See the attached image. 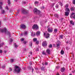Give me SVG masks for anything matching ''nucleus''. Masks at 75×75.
<instances>
[{"label":"nucleus","instance_id":"1","mask_svg":"<svg viewBox=\"0 0 75 75\" xmlns=\"http://www.w3.org/2000/svg\"><path fill=\"white\" fill-rule=\"evenodd\" d=\"M0 32H1V33H5L6 34L8 35L9 37H11V33L8 31H7V29L6 28H4L3 29H0Z\"/></svg>","mask_w":75,"mask_h":75},{"label":"nucleus","instance_id":"2","mask_svg":"<svg viewBox=\"0 0 75 75\" xmlns=\"http://www.w3.org/2000/svg\"><path fill=\"white\" fill-rule=\"evenodd\" d=\"M15 69H14V71L16 72L17 73H20V70H21V69L18 66H15Z\"/></svg>","mask_w":75,"mask_h":75},{"label":"nucleus","instance_id":"3","mask_svg":"<svg viewBox=\"0 0 75 75\" xmlns=\"http://www.w3.org/2000/svg\"><path fill=\"white\" fill-rule=\"evenodd\" d=\"M42 67H41V70L43 71H47V69L45 68V67H44L45 64H44V63H42Z\"/></svg>","mask_w":75,"mask_h":75},{"label":"nucleus","instance_id":"4","mask_svg":"<svg viewBox=\"0 0 75 75\" xmlns=\"http://www.w3.org/2000/svg\"><path fill=\"white\" fill-rule=\"evenodd\" d=\"M32 28L33 29H35V30H38V26L37 25L34 24L33 25Z\"/></svg>","mask_w":75,"mask_h":75},{"label":"nucleus","instance_id":"5","mask_svg":"<svg viewBox=\"0 0 75 75\" xmlns=\"http://www.w3.org/2000/svg\"><path fill=\"white\" fill-rule=\"evenodd\" d=\"M22 13L23 14H27L28 13V11L25 9H23L22 11Z\"/></svg>","mask_w":75,"mask_h":75},{"label":"nucleus","instance_id":"6","mask_svg":"<svg viewBox=\"0 0 75 75\" xmlns=\"http://www.w3.org/2000/svg\"><path fill=\"white\" fill-rule=\"evenodd\" d=\"M47 31L48 33H52L53 31V28H49L47 29Z\"/></svg>","mask_w":75,"mask_h":75},{"label":"nucleus","instance_id":"7","mask_svg":"<svg viewBox=\"0 0 75 75\" xmlns=\"http://www.w3.org/2000/svg\"><path fill=\"white\" fill-rule=\"evenodd\" d=\"M74 14L75 13H72L71 15H70V18H73L74 19H75V15Z\"/></svg>","mask_w":75,"mask_h":75},{"label":"nucleus","instance_id":"8","mask_svg":"<svg viewBox=\"0 0 75 75\" xmlns=\"http://www.w3.org/2000/svg\"><path fill=\"white\" fill-rule=\"evenodd\" d=\"M34 11L35 13H37L38 14H39L41 13V12L40 11L37 10L36 8L34 9Z\"/></svg>","mask_w":75,"mask_h":75},{"label":"nucleus","instance_id":"9","mask_svg":"<svg viewBox=\"0 0 75 75\" xmlns=\"http://www.w3.org/2000/svg\"><path fill=\"white\" fill-rule=\"evenodd\" d=\"M42 45L43 47H45L47 45V43L45 41H44L42 43Z\"/></svg>","mask_w":75,"mask_h":75},{"label":"nucleus","instance_id":"10","mask_svg":"<svg viewBox=\"0 0 75 75\" xmlns=\"http://www.w3.org/2000/svg\"><path fill=\"white\" fill-rule=\"evenodd\" d=\"M57 47L58 48H59V46L61 45V42L59 41H58L56 44Z\"/></svg>","mask_w":75,"mask_h":75},{"label":"nucleus","instance_id":"11","mask_svg":"<svg viewBox=\"0 0 75 75\" xmlns=\"http://www.w3.org/2000/svg\"><path fill=\"white\" fill-rule=\"evenodd\" d=\"M26 27L25 25H22L21 26V28L22 29H25Z\"/></svg>","mask_w":75,"mask_h":75},{"label":"nucleus","instance_id":"12","mask_svg":"<svg viewBox=\"0 0 75 75\" xmlns=\"http://www.w3.org/2000/svg\"><path fill=\"white\" fill-rule=\"evenodd\" d=\"M40 34H41L40 31H38L36 33V35L37 36H40Z\"/></svg>","mask_w":75,"mask_h":75},{"label":"nucleus","instance_id":"13","mask_svg":"<svg viewBox=\"0 0 75 75\" xmlns=\"http://www.w3.org/2000/svg\"><path fill=\"white\" fill-rule=\"evenodd\" d=\"M65 10L66 11H67V12H70V9H69V8H67L65 9Z\"/></svg>","mask_w":75,"mask_h":75},{"label":"nucleus","instance_id":"14","mask_svg":"<svg viewBox=\"0 0 75 75\" xmlns=\"http://www.w3.org/2000/svg\"><path fill=\"white\" fill-rule=\"evenodd\" d=\"M65 16H68V15L69 14V12H65Z\"/></svg>","mask_w":75,"mask_h":75},{"label":"nucleus","instance_id":"15","mask_svg":"<svg viewBox=\"0 0 75 75\" xmlns=\"http://www.w3.org/2000/svg\"><path fill=\"white\" fill-rule=\"evenodd\" d=\"M65 68L64 67H63L61 68L60 69V71L61 72H64V71H65Z\"/></svg>","mask_w":75,"mask_h":75},{"label":"nucleus","instance_id":"16","mask_svg":"<svg viewBox=\"0 0 75 75\" xmlns=\"http://www.w3.org/2000/svg\"><path fill=\"white\" fill-rule=\"evenodd\" d=\"M50 34L49 33H47L46 34V36H45L46 38H48L50 37Z\"/></svg>","mask_w":75,"mask_h":75},{"label":"nucleus","instance_id":"17","mask_svg":"<svg viewBox=\"0 0 75 75\" xmlns=\"http://www.w3.org/2000/svg\"><path fill=\"white\" fill-rule=\"evenodd\" d=\"M35 36V32H33L31 33V36L32 37H34Z\"/></svg>","mask_w":75,"mask_h":75},{"label":"nucleus","instance_id":"18","mask_svg":"<svg viewBox=\"0 0 75 75\" xmlns=\"http://www.w3.org/2000/svg\"><path fill=\"white\" fill-rule=\"evenodd\" d=\"M46 52L48 54H50V49H47L46 50Z\"/></svg>","mask_w":75,"mask_h":75},{"label":"nucleus","instance_id":"19","mask_svg":"<svg viewBox=\"0 0 75 75\" xmlns=\"http://www.w3.org/2000/svg\"><path fill=\"white\" fill-rule=\"evenodd\" d=\"M34 4L35 6H36V5H38V4H39V2L38 1H35V2Z\"/></svg>","mask_w":75,"mask_h":75},{"label":"nucleus","instance_id":"20","mask_svg":"<svg viewBox=\"0 0 75 75\" xmlns=\"http://www.w3.org/2000/svg\"><path fill=\"white\" fill-rule=\"evenodd\" d=\"M70 23L71 24H72L73 25H74V23L72 21H70Z\"/></svg>","mask_w":75,"mask_h":75},{"label":"nucleus","instance_id":"21","mask_svg":"<svg viewBox=\"0 0 75 75\" xmlns=\"http://www.w3.org/2000/svg\"><path fill=\"white\" fill-rule=\"evenodd\" d=\"M75 10V7H71V8L70 9L71 11H74Z\"/></svg>","mask_w":75,"mask_h":75},{"label":"nucleus","instance_id":"22","mask_svg":"<svg viewBox=\"0 0 75 75\" xmlns=\"http://www.w3.org/2000/svg\"><path fill=\"white\" fill-rule=\"evenodd\" d=\"M14 61V59H10V62L11 63H13Z\"/></svg>","mask_w":75,"mask_h":75},{"label":"nucleus","instance_id":"23","mask_svg":"<svg viewBox=\"0 0 75 75\" xmlns=\"http://www.w3.org/2000/svg\"><path fill=\"white\" fill-rule=\"evenodd\" d=\"M54 16L55 17H57V18H58L59 17L58 15V14H55Z\"/></svg>","mask_w":75,"mask_h":75},{"label":"nucleus","instance_id":"24","mask_svg":"<svg viewBox=\"0 0 75 75\" xmlns=\"http://www.w3.org/2000/svg\"><path fill=\"white\" fill-rule=\"evenodd\" d=\"M29 45L30 47H32L33 46V43L32 42H30V43Z\"/></svg>","mask_w":75,"mask_h":75},{"label":"nucleus","instance_id":"25","mask_svg":"<svg viewBox=\"0 0 75 75\" xmlns=\"http://www.w3.org/2000/svg\"><path fill=\"white\" fill-rule=\"evenodd\" d=\"M61 54H64V52L63 51V50L62 49L61 51Z\"/></svg>","mask_w":75,"mask_h":75},{"label":"nucleus","instance_id":"26","mask_svg":"<svg viewBox=\"0 0 75 75\" xmlns=\"http://www.w3.org/2000/svg\"><path fill=\"white\" fill-rule=\"evenodd\" d=\"M42 54H43V55H47L46 53L44 52V51H43L42 52Z\"/></svg>","mask_w":75,"mask_h":75},{"label":"nucleus","instance_id":"27","mask_svg":"<svg viewBox=\"0 0 75 75\" xmlns=\"http://www.w3.org/2000/svg\"><path fill=\"white\" fill-rule=\"evenodd\" d=\"M69 6V5L68 4H66L65 5V8H68Z\"/></svg>","mask_w":75,"mask_h":75},{"label":"nucleus","instance_id":"28","mask_svg":"<svg viewBox=\"0 0 75 75\" xmlns=\"http://www.w3.org/2000/svg\"><path fill=\"white\" fill-rule=\"evenodd\" d=\"M33 40L34 42H35L37 40V38H34L33 39Z\"/></svg>","mask_w":75,"mask_h":75},{"label":"nucleus","instance_id":"29","mask_svg":"<svg viewBox=\"0 0 75 75\" xmlns=\"http://www.w3.org/2000/svg\"><path fill=\"white\" fill-rule=\"evenodd\" d=\"M29 69H32V73L33 72V71H34V69L33 68V67H30L29 68Z\"/></svg>","mask_w":75,"mask_h":75},{"label":"nucleus","instance_id":"30","mask_svg":"<svg viewBox=\"0 0 75 75\" xmlns=\"http://www.w3.org/2000/svg\"><path fill=\"white\" fill-rule=\"evenodd\" d=\"M3 4V3H2V2H0V4ZM0 9H2V7H1V6H0Z\"/></svg>","mask_w":75,"mask_h":75},{"label":"nucleus","instance_id":"31","mask_svg":"<svg viewBox=\"0 0 75 75\" xmlns=\"http://www.w3.org/2000/svg\"><path fill=\"white\" fill-rule=\"evenodd\" d=\"M57 29H55L54 30V33H57Z\"/></svg>","mask_w":75,"mask_h":75},{"label":"nucleus","instance_id":"32","mask_svg":"<svg viewBox=\"0 0 75 75\" xmlns=\"http://www.w3.org/2000/svg\"><path fill=\"white\" fill-rule=\"evenodd\" d=\"M63 35H61L59 36V38H60L62 39L63 38Z\"/></svg>","mask_w":75,"mask_h":75},{"label":"nucleus","instance_id":"33","mask_svg":"<svg viewBox=\"0 0 75 75\" xmlns=\"http://www.w3.org/2000/svg\"><path fill=\"white\" fill-rule=\"evenodd\" d=\"M14 46H15V48H17V47H18V46L17 45H16V43H14Z\"/></svg>","mask_w":75,"mask_h":75},{"label":"nucleus","instance_id":"34","mask_svg":"<svg viewBox=\"0 0 75 75\" xmlns=\"http://www.w3.org/2000/svg\"><path fill=\"white\" fill-rule=\"evenodd\" d=\"M59 5H60V6H63V4H62V3L61 2H59Z\"/></svg>","mask_w":75,"mask_h":75},{"label":"nucleus","instance_id":"35","mask_svg":"<svg viewBox=\"0 0 75 75\" xmlns=\"http://www.w3.org/2000/svg\"><path fill=\"white\" fill-rule=\"evenodd\" d=\"M49 48H52V45L50 44L49 46Z\"/></svg>","mask_w":75,"mask_h":75},{"label":"nucleus","instance_id":"36","mask_svg":"<svg viewBox=\"0 0 75 75\" xmlns=\"http://www.w3.org/2000/svg\"><path fill=\"white\" fill-rule=\"evenodd\" d=\"M8 5L10 4V0H8Z\"/></svg>","mask_w":75,"mask_h":75},{"label":"nucleus","instance_id":"37","mask_svg":"<svg viewBox=\"0 0 75 75\" xmlns=\"http://www.w3.org/2000/svg\"><path fill=\"white\" fill-rule=\"evenodd\" d=\"M56 8H58V7H59V5H57L56 6Z\"/></svg>","mask_w":75,"mask_h":75},{"label":"nucleus","instance_id":"38","mask_svg":"<svg viewBox=\"0 0 75 75\" xmlns=\"http://www.w3.org/2000/svg\"><path fill=\"white\" fill-rule=\"evenodd\" d=\"M72 3L73 4H75V0H73Z\"/></svg>","mask_w":75,"mask_h":75},{"label":"nucleus","instance_id":"39","mask_svg":"<svg viewBox=\"0 0 75 75\" xmlns=\"http://www.w3.org/2000/svg\"><path fill=\"white\" fill-rule=\"evenodd\" d=\"M5 13V11H4V10H2V14H4Z\"/></svg>","mask_w":75,"mask_h":75},{"label":"nucleus","instance_id":"40","mask_svg":"<svg viewBox=\"0 0 75 75\" xmlns=\"http://www.w3.org/2000/svg\"><path fill=\"white\" fill-rule=\"evenodd\" d=\"M24 35H27V32H25V33Z\"/></svg>","mask_w":75,"mask_h":75},{"label":"nucleus","instance_id":"41","mask_svg":"<svg viewBox=\"0 0 75 75\" xmlns=\"http://www.w3.org/2000/svg\"><path fill=\"white\" fill-rule=\"evenodd\" d=\"M4 44H3V43H2L1 44H0V47H2V46H3V45Z\"/></svg>","mask_w":75,"mask_h":75},{"label":"nucleus","instance_id":"42","mask_svg":"<svg viewBox=\"0 0 75 75\" xmlns=\"http://www.w3.org/2000/svg\"><path fill=\"white\" fill-rule=\"evenodd\" d=\"M10 43H11V42H13V39H10Z\"/></svg>","mask_w":75,"mask_h":75},{"label":"nucleus","instance_id":"43","mask_svg":"<svg viewBox=\"0 0 75 75\" xmlns=\"http://www.w3.org/2000/svg\"><path fill=\"white\" fill-rule=\"evenodd\" d=\"M3 52V51L1 50H0V54H1Z\"/></svg>","mask_w":75,"mask_h":75},{"label":"nucleus","instance_id":"44","mask_svg":"<svg viewBox=\"0 0 75 75\" xmlns=\"http://www.w3.org/2000/svg\"><path fill=\"white\" fill-rule=\"evenodd\" d=\"M48 65V62H46L45 63V65Z\"/></svg>","mask_w":75,"mask_h":75},{"label":"nucleus","instance_id":"45","mask_svg":"<svg viewBox=\"0 0 75 75\" xmlns=\"http://www.w3.org/2000/svg\"><path fill=\"white\" fill-rule=\"evenodd\" d=\"M30 54L31 55H32V54H33V52H30Z\"/></svg>","mask_w":75,"mask_h":75},{"label":"nucleus","instance_id":"46","mask_svg":"<svg viewBox=\"0 0 75 75\" xmlns=\"http://www.w3.org/2000/svg\"><path fill=\"white\" fill-rule=\"evenodd\" d=\"M2 68H3V69H4V68H5V66H2Z\"/></svg>","mask_w":75,"mask_h":75},{"label":"nucleus","instance_id":"47","mask_svg":"<svg viewBox=\"0 0 75 75\" xmlns=\"http://www.w3.org/2000/svg\"><path fill=\"white\" fill-rule=\"evenodd\" d=\"M23 43L24 44H25L26 43H27V42L24 41L23 42Z\"/></svg>","mask_w":75,"mask_h":75},{"label":"nucleus","instance_id":"48","mask_svg":"<svg viewBox=\"0 0 75 75\" xmlns=\"http://www.w3.org/2000/svg\"><path fill=\"white\" fill-rule=\"evenodd\" d=\"M6 10H9L8 8V7L7 6L6 7Z\"/></svg>","mask_w":75,"mask_h":75},{"label":"nucleus","instance_id":"49","mask_svg":"<svg viewBox=\"0 0 75 75\" xmlns=\"http://www.w3.org/2000/svg\"><path fill=\"white\" fill-rule=\"evenodd\" d=\"M36 44H39V41H37L36 42Z\"/></svg>","mask_w":75,"mask_h":75},{"label":"nucleus","instance_id":"50","mask_svg":"<svg viewBox=\"0 0 75 75\" xmlns=\"http://www.w3.org/2000/svg\"><path fill=\"white\" fill-rule=\"evenodd\" d=\"M9 69L10 71H11L12 70V69H11V68H10Z\"/></svg>","mask_w":75,"mask_h":75},{"label":"nucleus","instance_id":"51","mask_svg":"<svg viewBox=\"0 0 75 75\" xmlns=\"http://www.w3.org/2000/svg\"><path fill=\"white\" fill-rule=\"evenodd\" d=\"M56 68H57V69H58V68H59V66H57L56 67Z\"/></svg>","mask_w":75,"mask_h":75},{"label":"nucleus","instance_id":"52","mask_svg":"<svg viewBox=\"0 0 75 75\" xmlns=\"http://www.w3.org/2000/svg\"><path fill=\"white\" fill-rule=\"evenodd\" d=\"M38 50H39L38 48H37L36 49V51H38Z\"/></svg>","mask_w":75,"mask_h":75},{"label":"nucleus","instance_id":"53","mask_svg":"<svg viewBox=\"0 0 75 75\" xmlns=\"http://www.w3.org/2000/svg\"><path fill=\"white\" fill-rule=\"evenodd\" d=\"M24 39L22 38L21 40V41H24Z\"/></svg>","mask_w":75,"mask_h":75},{"label":"nucleus","instance_id":"54","mask_svg":"<svg viewBox=\"0 0 75 75\" xmlns=\"http://www.w3.org/2000/svg\"><path fill=\"white\" fill-rule=\"evenodd\" d=\"M23 4H25L26 3V2H23Z\"/></svg>","mask_w":75,"mask_h":75},{"label":"nucleus","instance_id":"55","mask_svg":"<svg viewBox=\"0 0 75 75\" xmlns=\"http://www.w3.org/2000/svg\"><path fill=\"white\" fill-rule=\"evenodd\" d=\"M18 13H19V11L18 10L17 11V12L16 13V14H18Z\"/></svg>","mask_w":75,"mask_h":75},{"label":"nucleus","instance_id":"56","mask_svg":"<svg viewBox=\"0 0 75 75\" xmlns=\"http://www.w3.org/2000/svg\"><path fill=\"white\" fill-rule=\"evenodd\" d=\"M4 53H6L7 52V51H6V50H4Z\"/></svg>","mask_w":75,"mask_h":75},{"label":"nucleus","instance_id":"57","mask_svg":"<svg viewBox=\"0 0 75 75\" xmlns=\"http://www.w3.org/2000/svg\"><path fill=\"white\" fill-rule=\"evenodd\" d=\"M45 35H46V34L45 33H44V35H45Z\"/></svg>","mask_w":75,"mask_h":75},{"label":"nucleus","instance_id":"58","mask_svg":"<svg viewBox=\"0 0 75 75\" xmlns=\"http://www.w3.org/2000/svg\"><path fill=\"white\" fill-rule=\"evenodd\" d=\"M1 22L0 21V27L1 26Z\"/></svg>","mask_w":75,"mask_h":75},{"label":"nucleus","instance_id":"59","mask_svg":"<svg viewBox=\"0 0 75 75\" xmlns=\"http://www.w3.org/2000/svg\"><path fill=\"white\" fill-rule=\"evenodd\" d=\"M32 63L31 62L30 63V65H32Z\"/></svg>","mask_w":75,"mask_h":75},{"label":"nucleus","instance_id":"60","mask_svg":"<svg viewBox=\"0 0 75 75\" xmlns=\"http://www.w3.org/2000/svg\"><path fill=\"white\" fill-rule=\"evenodd\" d=\"M35 69L36 70H38V68H36V69H35Z\"/></svg>","mask_w":75,"mask_h":75},{"label":"nucleus","instance_id":"61","mask_svg":"<svg viewBox=\"0 0 75 75\" xmlns=\"http://www.w3.org/2000/svg\"><path fill=\"white\" fill-rule=\"evenodd\" d=\"M54 4H53L52 7H53V6H54Z\"/></svg>","mask_w":75,"mask_h":75},{"label":"nucleus","instance_id":"62","mask_svg":"<svg viewBox=\"0 0 75 75\" xmlns=\"http://www.w3.org/2000/svg\"><path fill=\"white\" fill-rule=\"evenodd\" d=\"M56 75H59V74H58V73H57V74H56Z\"/></svg>","mask_w":75,"mask_h":75},{"label":"nucleus","instance_id":"63","mask_svg":"<svg viewBox=\"0 0 75 75\" xmlns=\"http://www.w3.org/2000/svg\"><path fill=\"white\" fill-rule=\"evenodd\" d=\"M53 10H55V8H53Z\"/></svg>","mask_w":75,"mask_h":75},{"label":"nucleus","instance_id":"64","mask_svg":"<svg viewBox=\"0 0 75 75\" xmlns=\"http://www.w3.org/2000/svg\"><path fill=\"white\" fill-rule=\"evenodd\" d=\"M69 75H72V74H70Z\"/></svg>","mask_w":75,"mask_h":75}]
</instances>
